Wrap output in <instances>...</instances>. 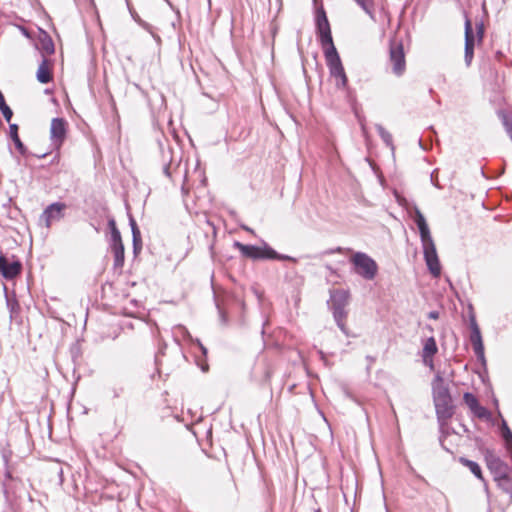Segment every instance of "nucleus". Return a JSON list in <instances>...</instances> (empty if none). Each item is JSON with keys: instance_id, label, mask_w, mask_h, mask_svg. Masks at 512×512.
<instances>
[{"instance_id": "obj_1", "label": "nucleus", "mask_w": 512, "mask_h": 512, "mask_svg": "<svg viewBox=\"0 0 512 512\" xmlns=\"http://www.w3.org/2000/svg\"><path fill=\"white\" fill-rule=\"evenodd\" d=\"M433 400L438 419H448L452 416V398L444 379L437 374L432 382Z\"/></svg>"}, {"instance_id": "obj_2", "label": "nucleus", "mask_w": 512, "mask_h": 512, "mask_svg": "<svg viewBox=\"0 0 512 512\" xmlns=\"http://www.w3.org/2000/svg\"><path fill=\"white\" fill-rule=\"evenodd\" d=\"M350 293L348 290L336 289L330 291V304L334 320L343 333H346L345 319L347 317L346 307L349 304Z\"/></svg>"}, {"instance_id": "obj_3", "label": "nucleus", "mask_w": 512, "mask_h": 512, "mask_svg": "<svg viewBox=\"0 0 512 512\" xmlns=\"http://www.w3.org/2000/svg\"><path fill=\"white\" fill-rule=\"evenodd\" d=\"M234 246L241 252V254L245 257L251 259H278V260H291L296 261L294 258L287 255H280L267 244H264L262 247L254 246V245H246L240 242H235Z\"/></svg>"}, {"instance_id": "obj_4", "label": "nucleus", "mask_w": 512, "mask_h": 512, "mask_svg": "<svg viewBox=\"0 0 512 512\" xmlns=\"http://www.w3.org/2000/svg\"><path fill=\"white\" fill-rule=\"evenodd\" d=\"M350 261L358 275L366 280L375 278L378 271L377 263L366 253L356 252L352 255Z\"/></svg>"}, {"instance_id": "obj_5", "label": "nucleus", "mask_w": 512, "mask_h": 512, "mask_svg": "<svg viewBox=\"0 0 512 512\" xmlns=\"http://www.w3.org/2000/svg\"><path fill=\"white\" fill-rule=\"evenodd\" d=\"M23 263L20 258L14 254L8 256L0 252V275L6 280H14L21 275Z\"/></svg>"}, {"instance_id": "obj_6", "label": "nucleus", "mask_w": 512, "mask_h": 512, "mask_svg": "<svg viewBox=\"0 0 512 512\" xmlns=\"http://www.w3.org/2000/svg\"><path fill=\"white\" fill-rule=\"evenodd\" d=\"M316 28L324 52L329 51L331 47H335L331 35L330 24L323 7H320L317 10Z\"/></svg>"}, {"instance_id": "obj_7", "label": "nucleus", "mask_w": 512, "mask_h": 512, "mask_svg": "<svg viewBox=\"0 0 512 512\" xmlns=\"http://www.w3.org/2000/svg\"><path fill=\"white\" fill-rule=\"evenodd\" d=\"M324 54L331 75L337 79L336 86L345 87L347 83V77L336 48L331 47L329 51H325Z\"/></svg>"}, {"instance_id": "obj_8", "label": "nucleus", "mask_w": 512, "mask_h": 512, "mask_svg": "<svg viewBox=\"0 0 512 512\" xmlns=\"http://www.w3.org/2000/svg\"><path fill=\"white\" fill-rule=\"evenodd\" d=\"M422 247L424 253V259L428 267L429 272L434 277H439L441 274V265L437 255L436 246L432 238L423 240Z\"/></svg>"}, {"instance_id": "obj_9", "label": "nucleus", "mask_w": 512, "mask_h": 512, "mask_svg": "<svg viewBox=\"0 0 512 512\" xmlns=\"http://www.w3.org/2000/svg\"><path fill=\"white\" fill-rule=\"evenodd\" d=\"M50 138L52 145L56 150V154L52 162L57 158L60 159V148L64 143V117H55L52 119L50 127Z\"/></svg>"}, {"instance_id": "obj_10", "label": "nucleus", "mask_w": 512, "mask_h": 512, "mask_svg": "<svg viewBox=\"0 0 512 512\" xmlns=\"http://www.w3.org/2000/svg\"><path fill=\"white\" fill-rule=\"evenodd\" d=\"M390 64L392 72L396 76H401L405 72L406 61L403 46L400 42L393 41L390 45Z\"/></svg>"}, {"instance_id": "obj_11", "label": "nucleus", "mask_w": 512, "mask_h": 512, "mask_svg": "<svg viewBox=\"0 0 512 512\" xmlns=\"http://www.w3.org/2000/svg\"><path fill=\"white\" fill-rule=\"evenodd\" d=\"M64 217V202L57 201L49 204L40 215V222L50 228L55 222L61 221Z\"/></svg>"}, {"instance_id": "obj_12", "label": "nucleus", "mask_w": 512, "mask_h": 512, "mask_svg": "<svg viewBox=\"0 0 512 512\" xmlns=\"http://www.w3.org/2000/svg\"><path fill=\"white\" fill-rule=\"evenodd\" d=\"M46 309L47 314L49 317L59 321L61 323V332L64 331V319H63V312H64V304L62 300L55 296H50L46 300Z\"/></svg>"}, {"instance_id": "obj_13", "label": "nucleus", "mask_w": 512, "mask_h": 512, "mask_svg": "<svg viewBox=\"0 0 512 512\" xmlns=\"http://www.w3.org/2000/svg\"><path fill=\"white\" fill-rule=\"evenodd\" d=\"M5 300L6 305L9 310L11 321H15L16 323H21L22 318L20 316L21 306L19 301L17 300L16 293L13 291L11 294L8 292L7 287L4 286Z\"/></svg>"}, {"instance_id": "obj_14", "label": "nucleus", "mask_w": 512, "mask_h": 512, "mask_svg": "<svg viewBox=\"0 0 512 512\" xmlns=\"http://www.w3.org/2000/svg\"><path fill=\"white\" fill-rule=\"evenodd\" d=\"M474 34L472 29V24L469 19H466L465 21V63L467 66H469L473 59V52H474Z\"/></svg>"}, {"instance_id": "obj_15", "label": "nucleus", "mask_w": 512, "mask_h": 512, "mask_svg": "<svg viewBox=\"0 0 512 512\" xmlns=\"http://www.w3.org/2000/svg\"><path fill=\"white\" fill-rule=\"evenodd\" d=\"M36 49L44 56L54 53L55 46L50 35L43 29H39V35L35 42Z\"/></svg>"}, {"instance_id": "obj_16", "label": "nucleus", "mask_w": 512, "mask_h": 512, "mask_svg": "<svg viewBox=\"0 0 512 512\" xmlns=\"http://www.w3.org/2000/svg\"><path fill=\"white\" fill-rule=\"evenodd\" d=\"M9 137L12 140L19 154H21L22 156H26L28 154V149L20 139L19 126L16 123L9 124Z\"/></svg>"}, {"instance_id": "obj_17", "label": "nucleus", "mask_w": 512, "mask_h": 512, "mask_svg": "<svg viewBox=\"0 0 512 512\" xmlns=\"http://www.w3.org/2000/svg\"><path fill=\"white\" fill-rule=\"evenodd\" d=\"M414 221L419 229L421 241L432 238L426 219L418 208H415Z\"/></svg>"}, {"instance_id": "obj_18", "label": "nucleus", "mask_w": 512, "mask_h": 512, "mask_svg": "<svg viewBox=\"0 0 512 512\" xmlns=\"http://www.w3.org/2000/svg\"><path fill=\"white\" fill-rule=\"evenodd\" d=\"M437 352V345L435 342V339L433 337L428 338L425 341L424 347H423V361L426 365H429L430 367H433L432 364V357Z\"/></svg>"}, {"instance_id": "obj_19", "label": "nucleus", "mask_w": 512, "mask_h": 512, "mask_svg": "<svg viewBox=\"0 0 512 512\" xmlns=\"http://www.w3.org/2000/svg\"><path fill=\"white\" fill-rule=\"evenodd\" d=\"M36 78L38 82L42 84H47L52 80V73L50 71L48 59L46 57H42V61L36 73Z\"/></svg>"}, {"instance_id": "obj_20", "label": "nucleus", "mask_w": 512, "mask_h": 512, "mask_svg": "<svg viewBox=\"0 0 512 512\" xmlns=\"http://www.w3.org/2000/svg\"><path fill=\"white\" fill-rule=\"evenodd\" d=\"M112 253L114 255V268L122 269L125 261L124 245L123 243L110 244Z\"/></svg>"}, {"instance_id": "obj_21", "label": "nucleus", "mask_w": 512, "mask_h": 512, "mask_svg": "<svg viewBox=\"0 0 512 512\" xmlns=\"http://www.w3.org/2000/svg\"><path fill=\"white\" fill-rule=\"evenodd\" d=\"M470 340L473 345L474 351L478 356H483V343L480 330L471 331Z\"/></svg>"}, {"instance_id": "obj_22", "label": "nucleus", "mask_w": 512, "mask_h": 512, "mask_svg": "<svg viewBox=\"0 0 512 512\" xmlns=\"http://www.w3.org/2000/svg\"><path fill=\"white\" fill-rule=\"evenodd\" d=\"M375 127H376V130L378 131L381 139L383 140V142L388 147H390L391 150H394L392 135L380 124H376Z\"/></svg>"}, {"instance_id": "obj_23", "label": "nucleus", "mask_w": 512, "mask_h": 512, "mask_svg": "<svg viewBox=\"0 0 512 512\" xmlns=\"http://www.w3.org/2000/svg\"><path fill=\"white\" fill-rule=\"evenodd\" d=\"M501 433L507 449L512 453V432L504 420L501 425Z\"/></svg>"}, {"instance_id": "obj_24", "label": "nucleus", "mask_w": 512, "mask_h": 512, "mask_svg": "<svg viewBox=\"0 0 512 512\" xmlns=\"http://www.w3.org/2000/svg\"><path fill=\"white\" fill-rule=\"evenodd\" d=\"M461 463L463 465H465L467 468H469V470L478 478V479H483V476H482V471H481V468L480 466L474 462V461H471V460H468V459H465V458H461L460 459Z\"/></svg>"}, {"instance_id": "obj_25", "label": "nucleus", "mask_w": 512, "mask_h": 512, "mask_svg": "<svg viewBox=\"0 0 512 512\" xmlns=\"http://www.w3.org/2000/svg\"><path fill=\"white\" fill-rule=\"evenodd\" d=\"M0 111L4 117V119L10 123L12 117H13V110L10 108V106L6 103V101L2 102L0 104Z\"/></svg>"}, {"instance_id": "obj_26", "label": "nucleus", "mask_w": 512, "mask_h": 512, "mask_svg": "<svg viewBox=\"0 0 512 512\" xmlns=\"http://www.w3.org/2000/svg\"><path fill=\"white\" fill-rule=\"evenodd\" d=\"M464 399H465V402L468 404V406L475 410V409H479V410H484L483 408L479 407L478 405V402H477V399L470 393H465L464 395Z\"/></svg>"}, {"instance_id": "obj_27", "label": "nucleus", "mask_w": 512, "mask_h": 512, "mask_svg": "<svg viewBox=\"0 0 512 512\" xmlns=\"http://www.w3.org/2000/svg\"><path fill=\"white\" fill-rule=\"evenodd\" d=\"M367 14H372V0H354Z\"/></svg>"}, {"instance_id": "obj_28", "label": "nucleus", "mask_w": 512, "mask_h": 512, "mask_svg": "<svg viewBox=\"0 0 512 512\" xmlns=\"http://www.w3.org/2000/svg\"><path fill=\"white\" fill-rule=\"evenodd\" d=\"M142 249V239H141V233L136 232L135 237H133V251L134 254L137 255Z\"/></svg>"}, {"instance_id": "obj_29", "label": "nucleus", "mask_w": 512, "mask_h": 512, "mask_svg": "<svg viewBox=\"0 0 512 512\" xmlns=\"http://www.w3.org/2000/svg\"><path fill=\"white\" fill-rule=\"evenodd\" d=\"M48 459L51 460V461L56 462L59 465L58 470H57V474L59 476V483L58 484L62 485L63 482H64V468L61 466L62 460L59 459V458H48Z\"/></svg>"}, {"instance_id": "obj_30", "label": "nucleus", "mask_w": 512, "mask_h": 512, "mask_svg": "<svg viewBox=\"0 0 512 512\" xmlns=\"http://www.w3.org/2000/svg\"><path fill=\"white\" fill-rule=\"evenodd\" d=\"M118 243H123L122 242V238H121V234H120V231L118 229H114L111 232V243L110 244H118Z\"/></svg>"}, {"instance_id": "obj_31", "label": "nucleus", "mask_w": 512, "mask_h": 512, "mask_svg": "<svg viewBox=\"0 0 512 512\" xmlns=\"http://www.w3.org/2000/svg\"><path fill=\"white\" fill-rule=\"evenodd\" d=\"M509 483H510V481H509V479L507 477H503L499 481V485L501 487H503V489L505 490L506 493L510 494V497L512 499V486H510V487L507 486L506 487V484H509Z\"/></svg>"}, {"instance_id": "obj_32", "label": "nucleus", "mask_w": 512, "mask_h": 512, "mask_svg": "<svg viewBox=\"0 0 512 512\" xmlns=\"http://www.w3.org/2000/svg\"><path fill=\"white\" fill-rule=\"evenodd\" d=\"M488 465L490 468H495L498 470H501V468L504 466L502 461L498 458H492L488 461Z\"/></svg>"}, {"instance_id": "obj_33", "label": "nucleus", "mask_w": 512, "mask_h": 512, "mask_svg": "<svg viewBox=\"0 0 512 512\" xmlns=\"http://www.w3.org/2000/svg\"><path fill=\"white\" fill-rule=\"evenodd\" d=\"M504 126L506 128L507 133L509 134L511 140H512V120H509L505 118L504 120Z\"/></svg>"}, {"instance_id": "obj_34", "label": "nucleus", "mask_w": 512, "mask_h": 512, "mask_svg": "<svg viewBox=\"0 0 512 512\" xmlns=\"http://www.w3.org/2000/svg\"><path fill=\"white\" fill-rule=\"evenodd\" d=\"M130 225H131V230H132V236L135 237L136 232H140V230L133 218H130Z\"/></svg>"}, {"instance_id": "obj_35", "label": "nucleus", "mask_w": 512, "mask_h": 512, "mask_svg": "<svg viewBox=\"0 0 512 512\" xmlns=\"http://www.w3.org/2000/svg\"><path fill=\"white\" fill-rule=\"evenodd\" d=\"M470 327H471V331L480 330L474 316L471 317Z\"/></svg>"}, {"instance_id": "obj_36", "label": "nucleus", "mask_w": 512, "mask_h": 512, "mask_svg": "<svg viewBox=\"0 0 512 512\" xmlns=\"http://www.w3.org/2000/svg\"><path fill=\"white\" fill-rule=\"evenodd\" d=\"M108 225H109V228H110V231L112 232L114 229H118L117 226H116V222L113 218L109 219L108 221Z\"/></svg>"}, {"instance_id": "obj_37", "label": "nucleus", "mask_w": 512, "mask_h": 512, "mask_svg": "<svg viewBox=\"0 0 512 512\" xmlns=\"http://www.w3.org/2000/svg\"><path fill=\"white\" fill-rule=\"evenodd\" d=\"M196 344L200 348V350L202 351L203 355H206L207 354L206 347H204L203 344L199 340L196 341Z\"/></svg>"}, {"instance_id": "obj_38", "label": "nucleus", "mask_w": 512, "mask_h": 512, "mask_svg": "<svg viewBox=\"0 0 512 512\" xmlns=\"http://www.w3.org/2000/svg\"><path fill=\"white\" fill-rule=\"evenodd\" d=\"M428 317L430 319H438L439 317V313L437 311H431L429 314H428Z\"/></svg>"}, {"instance_id": "obj_39", "label": "nucleus", "mask_w": 512, "mask_h": 512, "mask_svg": "<svg viewBox=\"0 0 512 512\" xmlns=\"http://www.w3.org/2000/svg\"><path fill=\"white\" fill-rule=\"evenodd\" d=\"M477 33H478L479 38L481 39V38H482V36H483V28H482V25H480V27L478 28V32H477Z\"/></svg>"}, {"instance_id": "obj_40", "label": "nucleus", "mask_w": 512, "mask_h": 512, "mask_svg": "<svg viewBox=\"0 0 512 512\" xmlns=\"http://www.w3.org/2000/svg\"><path fill=\"white\" fill-rule=\"evenodd\" d=\"M51 102H52L54 105H56L57 107L59 106V102H58L57 98L52 97V98H51Z\"/></svg>"}, {"instance_id": "obj_41", "label": "nucleus", "mask_w": 512, "mask_h": 512, "mask_svg": "<svg viewBox=\"0 0 512 512\" xmlns=\"http://www.w3.org/2000/svg\"><path fill=\"white\" fill-rule=\"evenodd\" d=\"M5 477H6V478H8V479H11V478H12V474H11V472L7 470V471L5 472Z\"/></svg>"}, {"instance_id": "obj_42", "label": "nucleus", "mask_w": 512, "mask_h": 512, "mask_svg": "<svg viewBox=\"0 0 512 512\" xmlns=\"http://www.w3.org/2000/svg\"><path fill=\"white\" fill-rule=\"evenodd\" d=\"M164 173L169 177L170 176V173H169V166H165L164 168Z\"/></svg>"}, {"instance_id": "obj_43", "label": "nucleus", "mask_w": 512, "mask_h": 512, "mask_svg": "<svg viewBox=\"0 0 512 512\" xmlns=\"http://www.w3.org/2000/svg\"><path fill=\"white\" fill-rule=\"evenodd\" d=\"M48 153H44V154H41V155H36L38 158H44L47 156Z\"/></svg>"}, {"instance_id": "obj_44", "label": "nucleus", "mask_w": 512, "mask_h": 512, "mask_svg": "<svg viewBox=\"0 0 512 512\" xmlns=\"http://www.w3.org/2000/svg\"><path fill=\"white\" fill-rule=\"evenodd\" d=\"M22 32H23V34H24L25 36H27V37L29 36L25 28H22Z\"/></svg>"}, {"instance_id": "obj_45", "label": "nucleus", "mask_w": 512, "mask_h": 512, "mask_svg": "<svg viewBox=\"0 0 512 512\" xmlns=\"http://www.w3.org/2000/svg\"><path fill=\"white\" fill-rule=\"evenodd\" d=\"M44 92H45L46 94H50V93H51V89L47 88V89H45V91H44Z\"/></svg>"}]
</instances>
